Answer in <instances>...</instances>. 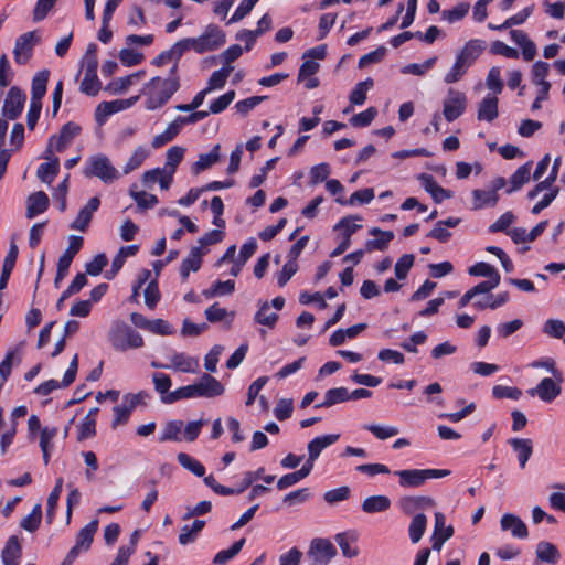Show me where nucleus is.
Segmentation results:
<instances>
[{"label": "nucleus", "mask_w": 565, "mask_h": 565, "mask_svg": "<svg viewBox=\"0 0 565 565\" xmlns=\"http://www.w3.org/2000/svg\"><path fill=\"white\" fill-rule=\"evenodd\" d=\"M467 97L465 93L449 88L443 102V115L448 122L459 118L466 110Z\"/></svg>", "instance_id": "7"}, {"label": "nucleus", "mask_w": 565, "mask_h": 565, "mask_svg": "<svg viewBox=\"0 0 565 565\" xmlns=\"http://www.w3.org/2000/svg\"><path fill=\"white\" fill-rule=\"evenodd\" d=\"M374 85V82L371 77L366 78L363 82H359L350 94V103L352 105H362L366 99V93Z\"/></svg>", "instance_id": "41"}, {"label": "nucleus", "mask_w": 565, "mask_h": 565, "mask_svg": "<svg viewBox=\"0 0 565 565\" xmlns=\"http://www.w3.org/2000/svg\"><path fill=\"white\" fill-rule=\"evenodd\" d=\"M365 430L372 433L376 438L381 440L388 439L398 435L399 430L395 426H379L374 424H367L363 427Z\"/></svg>", "instance_id": "53"}, {"label": "nucleus", "mask_w": 565, "mask_h": 565, "mask_svg": "<svg viewBox=\"0 0 565 565\" xmlns=\"http://www.w3.org/2000/svg\"><path fill=\"white\" fill-rule=\"evenodd\" d=\"M77 370H78V355L75 354L73 356L72 361L70 362L68 369L64 373V376H63V380L61 383H58L56 380H49V381L40 384L35 388L34 392L38 395L46 396L58 387H67L75 381Z\"/></svg>", "instance_id": "10"}, {"label": "nucleus", "mask_w": 565, "mask_h": 565, "mask_svg": "<svg viewBox=\"0 0 565 565\" xmlns=\"http://www.w3.org/2000/svg\"><path fill=\"white\" fill-rule=\"evenodd\" d=\"M204 525L205 521L203 520H195L191 525H184L179 534V543L181 545L193 543Z\"/></svg>", "instance_id": "39"}, {"label": "nucleus", "mask_w": 565, "mask_h": 565, "mask_svg": "<svg viewBox=\"0 0 565 565\" xmlns=\"http://www.w3.org/2000/svg\"><path fill=\"white\" fill-rule=\"evenodd\" d=\"M359 220V216H345L338 222L334 230H341L343 238H351V235L362 227L361 224L354 222Z\"/></svg>", "instance_id": "52"}, {"label": "nucleus", "mask_w": 565, "mask_h": 565, "mask_svg": "<svg viewBox=\"0 0 565 565\" xmlns=\"http://www.w3.org/2000/svg\"><path fill=\"white\" fill-rule=\"evenodd\" d=\"M183 428V422L178 420H170L163 427V430L161 433V436L159 437V440L161 443L173 440V441H181V431Z\"/></svg>", "instance_id": "42"}, {"label": "nucleus", "mask_w": 565, "mask_h": 565, "mask_svg": "<svg viewBox=\"0 0 565 565\" xmlns=\"http://www.w3.org/2000/svg\"><path fill=\"white\" fill-rule=\"evenodd\" d=\"M99 205L100 200L97 196L89 199L86 205L79 210L76 218L71 224V228L85 232Z\"/></svg>", "instance_id": "14"}, {"label": "nucleus", "mask_w": 565, "mask_h": 565, "mask_svg": "<svg viewBox=\"0 0 565 565\" xmlns=\"http://www.w3.org/2000/svg\"><path fill=\"white\" fill-rule=\"evenodd\" d=\"M562 382H558L554 377H544L534 388L529 390V394L534 396L537 395L543 402L554 401L562 392Z\"/></svg>", "instance_id": "11"}, {"label": "nucleus", "mask_w": 565, "mask_h": 565, "mask_svg": "<svg viewBox=\"0 0 565 565\" xmlns=\"http://www.w3.org/2000/svg\"><path fill=\"white\" fill-rule=\"evenodd\" d=\"M25 98V94L20 87L12 86L2 106V117L7 120H15L23 110Z\"/></svg>", "instance_id": "9"}, {"label": "nucleus", "mask_w": 565, "mask_h": 565, "mask_svg": "<svg viewBox=\"0 0 565 565\" xmlns=\"http://www.w3.org/2000/svg\"><path fill=\"white\" fill-rule=\"evenodd\" d=\"M509 445L518 454L519 465L523 469L533 454V443L527 438H512Z\"/></svg>", "instance_id": "23"}, {"label": "nucleus", "mask_w": 565, "mask_h": 565, "mask_svg": "<svg viewBox=\"0 0 565 565\" xmlns=\"http://www.w3.org/2000/svg\"><path fill=\"white\" fill-rule=\"evenodd\" d=\"M178 462L186 470L191 471L196 477H203L205 473L204 466L185 452H179L177 456Z\"/></svg>", "instance_id": "44"}, {"label": "nucleus", "mask_w": 565, "mask_h": 565, "mask_svg": "<svg viewBox=\"0 0 565 565\" xmlns=\"http://www.w3.org/2000/svg\"><path fill=\"white\" fill-rule=\"evenodd\" d=\"M246 540L243 537L236 541L230 548L220 551L213 559L215 565H225L230 559L235 557L243 548Z\"/></svg>", "instance_id": "47"}, {"label": "nucleus", "mask_w": 565, "mask_h": 565, "mask_svg": "<svg viewBox=\"0 0 565 565\" xmlns=\"http://www.w3.org/2000/svg\"><path fill=\"white\" fill-rule=\"evenodd\" d=\"M535 554L537 559L550 564H556L561 558V554L557 547L546 541H541L536 545Z\"/></svg>", "instance_id": "30"}, {"label": "nucleus", "mask_w": 565, "mask_h": 565, "mask_svg": "<svg viewBox=\"0 0 565 565\" xmlns=\"http://www.w3.org/2000/svg\"><path fill=\"white\" fill-rule=\"evenodd\" d=\"M370 234L375 236L374 239H367L365 243V250H381L384 252L387 249L388 244L394 238V233L392 231H383L379 227H373L370 230Z\"/></svg>", "instance_id": "18"}, {"label": "nucleus", "mask_w": 565, "mask_h": 565, "mask_svg": "<svg viewBox=\"0 0 565 565\" xmlns=\"http://www.w3.org/2000/svg\"><path fill=\"white\" fill-rule=\"evenodd\" d=\"M221 146L215 145L207 153H201L199 160L192 166V172L199 174L200 172L211 168L220 160Z\"/></svg>", "instance_id": "28"}, {"label": "nucleus", "mask_w": 565, "mask_h": 565, "mask_svg": "<svg viewBox=\"0 0 565 565\" xmlns=\"http://www.w3.org/2000/svg\"><path fill=\"white\" fill-rule=\"evenodd\" d=\"M41 36L36 31H30L17 38L13 49L14 62L25 65L33 56L34 47L40 43Z\"/></svg>", "instance_id": "6"}, {"label": "nucleus", "mask_w": 565, "mask_h": 565, "mask_svg": "<svg viewBox=\"0 0 565 565\" xmlns=\"http://www.w3.org/2000/svg\"><path fill=\"white\" fill-rule=\"evenodd\" d=\"M98 529V520L90 521L87 525L79 530L76 536V542L84 547V552H87L94 541V535Z\"/></svg>", "instance_id": "37"}, {"label": "nucleus", "mask_w": 565, "mask_h": 565, "mask_svg": "<svg viewBox=\"0 0 565 565\" xmlns=\"http://www.w3.org/2000/svg\"><path fill=\"white\" fill-rule=\"evenodd\" d=\"M374 199V190L372 188H365L362 190L355 191L349 200H344L342 198H337L335 202L341 205H353L356 202L361 204L370 203Z\"/></svg>", "instance_id": "45"}, {"label": "nucleus", "mask_w": 565, "mask_h": 565, "mask_svg": "<svg viewBox=\"0 0 565 565\" xmlns=\"http://www.w3.org/2000/svg\"><path fill=\"white\" fill-rule=\"evenodd\" d=\"M399 478L402 488H418L428 479L444 478L450 475L447 469H405L394 472Z\"/></svg>", "instance_id": "3"}, {"label": "nucleus", "mask_w": 565, "mask_h": 565, "mask_svg": "<svg viewBox=\"0 0 565 565\" xmlns=\"http://www.w3.org/2000/svg\"><path fill=\"white\" fill-rule=\"evenodd\" d=\"M426 526H427V518L425 514L418 513L413 516L409 527H408V534H409V539H411L412 543L416 544L422 540V537L426 531Z\"/></svg>", "instance_id": "36"}, {"label": "nucleus", "mask_w": 565, "mask_h": 565, "mask_svg": "<svg viewBox=\"0 0 565 565\" xmlns=\"http://www.w3.org/2000/svg\"><path fill=\"white\" fill-rule=\"evenodd\" d=\"M169 367L180 372L195 373L199 362L191 356H186L184 353H175L171 356V365Z\"/></svg>", "instance_id": "31"}, {"label": "nucleus", "mask_w": 565, "mask_h": 565, "mask_svg": "<svg viewBox=\"0 0 565 565\" xmlns=\"http://www.w3.org/2000/svg\"><path fill=\"white\" fill-rule=\"evenodd\" d=\"M499 99L495 96H486L479 104L477 118L480 121H493L499 116Z\"/></svg>", "instance_id": "22"}, {"label": "nucleus", "mask_w": 565, "mask_h": 565, "mask_svg": "<svg viewBox=\"0 0 565 565\" xmlns=\"http://www.w3.org/2000/svg\"><path fill=\"white\" fill-rule=\"evenodd\" d=\"M377 115L375 107H369L366 110L359 113L350 118V124L353 127H367Z\"/></svg>", "instance_id": "55"}, {"label": "nucleus", "mask_w": 565, "mask_h": 565, "mask_svg": "<svg viewBox=\"0 0 565 565\" xmlns=\"http://www.w3.org/2000/svg\"><path fill=\"white\" fill-rule=\"evenodd\" d=\"M22 555V547L17 535H12L6 543L1 553V561L4 565H19Z\"/></svg>", "instance_id": "21"}, {"label": "nucleus", "mask_w": 565, "mask_h": 565, "mask_svg": "<svg viewBox=\"0 0 565 565\" xmlns=\"http://www.w3.org/2000/svg\"><path fill=\"white\" fill-rule=\"evenodd\" d=\"M339 438V434H330L316 437L309 441L307 449L310 461H316L319 458L321 451L334 444Z\"/></svg>", "instance_id": "20"}, {"label": "nucleus", "mask_w": 565, "mask_h": 565, "mask_svg": "<svg viewBox=\"0 0 565 565\" xmlns=\"http://www.w3.org/2000/svg\"><path fill=\"white\" fill-rule=\"evenodd\" d=\"M335 554V547L327 539H313L308 551L311 565H328Z\"/></svg>", "instance_id": "8"}, {"label": "nucleus", "mask_w": 565, "mask_h": 565, "mask_svg": "<svg viewBox=\"0 0 565 565\" xmlns=\"http://www.w3.org/2000/svg\"><path fill=\"white\" fill-rule=\"evenodd\" d=\"M349 497H350V488L347 486H342L337 489L329 490L323 494L324 501L329 504H335L338 502L344 501Z\"/></svg>", "instance_id": "61"}, {"label": "nucleus", "mask_w": 565, "mask_h": 565, "mask_svg": "<svg viewBox=\"0 0 565 565\" xmlns=\"http://www.w3.org/2000/svg\"><path fill=\"white\" fill-rule=\"evenodd\" d=\"M472 196L475 200V210L482 209L484 206H494L498 203L499 195L494 191L473 190Z\"/></svg>", "instance_id": "40"}, {"label": "nucleus", "mask_w": 565, "mask_h": 565, "mask_svg": "<svg viewBox=\"0 0 565 565\" xmlns=\"http://www.w3.org/2000/svg\"><path fill=\"white\" fill-rule=\"evenodd\" d=\"M550 65L546 62L537 61L533 64L532 67V81L537 86H543L544 84H551L545 78L548 75Z\"/></svg>", "instance_id": "56"}, {"label": "nucleus", "mask_w": 565, "mask_h": 565, "mask_svg": "<svg viewBox=\"0 0 565 565\" xmlns=\"http://www.w3.org/2000/svg\"><path fill=\"white\" fill-rule=\"evenodd\" d=\"M42 520V507L40 503L35 504L30 514L21 520L20 526L28 532H35Z\"/></svg>", "instance_id": "43"}, {"label": "nucleus", "mask_w": 565, "mask_h": 565, "mask_svg": "<svg viewBox=\"0 0 565 565\" xmlns=\"http://www.w3.org/2000/svg\"><path fill=\"white\" fill-rule=\"evenodd\" d=\"M178 65L177 63L170 70L169 77H152L148 84L146 85L145 95L146 99V108L149 110H154L161 108L163 105L168 103V100L173 96L175 92L180 88V78L178 75Z\"/></svg>", "instance_id": "1"}, {"label": "nucleus", "mask_w": 565, "mask_h": 565, "mask_svg": "<svg viewBox=\"0 0 565 565\" xmlns=\"http://www.w3.org/2000/svg\"><path fill=\"white\" fill-rule=\"evenodd\" d=\"M294 411V403L290 398H281L277 402L274 409L275 416L278 420H285L291 417Z\"/></svg>", "instance_id": "63"}, {"label": "nucleus", "mask_w": 565, "mask_h": 565, "mask_svg": "<svg viewBox=\"0 0 565 565\" xmlns=\"http://www.w3.org/2000/svg\"><path fill=\"white\" fill-rule=\"evenodd\" d=\"M81 132V127L75 122H66L62 126L58 135L51 136V145H55V150L61 152L67 145Z\"/></svg>", "instance_id": "15"}, {"label": "nucleus", "mask_w": 565, "mask_h": 565, "mask_svg": "<svg viewBox=\"0 0 565 565\" xmlns=\"http://www.w3.org/2000/svg\"><path fill=\"white\" fill-rule=\"evenodd\" d=\"M148 157V150L145 147H138L130 156L124 167V174H129L134 170L138 169Z\"/></svg>", "instance_id": "51"}, {"label": "nucleus", "mask_w": 565, "mask_h": 565, "mask_svg": "<svg viewBox=\"0 0 565 565\" xmlns=\"http://www.w3.org/2000/svg\"><path fill=\"white\" fill-rule=\"evenodd\" d=\"M335 541L343 554V556L352 558L358 556L359 550L356 546H351V542L356 541L355 535L349 536L348 533H339L335 535Z\"/></svg>", "instance_id": "46"}, {"label": "nucleus", "mask_w": 565, "mask_h": 565, "mask_svg": "<svg viewBox=\"0 0 565 565\" xmlns=\"http://www.w3.org/2000/svg\"><path fill=\"white\" fill-rule=\"evenodd\" d=\"M102 88L97 72H84V78L81 83L79 90L87 96H96Z\"/></svg>", "instance_id": "38"}, {"label": "nucleus", "mask_w": 565, "mask_h": 565, "mask_svg": "<svg viewBox=\"0 0 565 565\" xmlns=\"http://www.w3.org/2000/svg\"><path fill=\"white\" fill-rule=\"evenodd\" d=\"M50 72L43 70L33 77L31 87V100L41 102L46 93V86L49 82Z\"/></svg>", "instance_id": "32"}, {"label": "nucleus", "mask_w": 565, "mask_h": 565, "mask_svg": "<svg viewBox=\"0 0 565 565\" xmlns=\"http://www.w3.org/2000/svg\"><path fill=\"white\" fill-rule=\"evenodd\" d=\"M486 50V42L479 39L468 41L456 56L451 68L445 74L444 82L454 84L459 82Z\"/></svg>", "instance_id": "2"}, {"label": "nucleus", "mask_w": 565, "mask_h": 565, "mask_svg": "<svg viewBox=\"0 0 565 565\" xmlns=\"http://www.w3.org/2000/svg\"><path fill=\"white\" fill-rule=\"evenodd\" d=\"M500 74V68L493 66L490 68L486 79L487 87L495 94H500L503 89V82L501 81Z\"/></svg>", "instance_id": "64"}, {"label": "nucleus", "mask_w": 565, "mask_h": 565, "mask_svg": "<svg viewBox=\"0 0 565 565\" xmlns=\"http://www.w3.org/2000/svg\"><path fill=\"white\" fill-rule=\"evenodd\" d=\"M330 166L328 163H320L311 168L310 170V184L317 185L327 179L330 174Z\"/></svg>", "instance_id": "62"}, {"label": "nucleus", "mask_w": 565, "mask_h": 565, "mask_svg": "<svg viewBox=\"0 0 565 565\" xmlns=\"http://www.w3.org/2000/svg\"><path fill=\"white\" fill-rule=\"evenodd\" d=\"M205 254V250L200 246H193L190 250V254L186 258H184L180 266V275L183 281H185L191 271H198L202 265V256Z\"/></svg>", "instance_id": "17"}, {"label": "nucleus", "mask_w": 565, "mask_h": 565, "mask_svg": "<svg viewBox=\"0 0 565 565\" xmlns=\"http://www.w3.org/2000/svg\"><path fill=\"white\" fill-rule=\"evenodd\" d=\"M58 171L60 160L57 157H55L50 162L40 164L36 171V175L42 182L51 184L54 178L57 175Z\"/></svg>", "instance_id": "34"}, {"label": "nucleus", "mask_w": 565, "mask_h": 565, "mask_svg": "<svg viewBox=\"0 0 565 565\" xmlns=\"http://www.w3.org/2000/svg\"><path fill=\"white\" fill-rule=\"evenodd\" d=\"M391 500L383 494L371 495L363 500L362 511L367 514L385 512L391 508Z\"/></svg>", "instance_id": "24"}, {"label": "nucleus", "mask_w": 565, "mask_h": 565, "mask_svg": "<svg viewBox=\"0 0 565 565\" xmlns=\"http://www.w3.org/2000/svg\"><path fill=\"white\" fill-rule=\"evenodd\" d=\"M469 3L467 2H460L456 7H454L450 10H444L443 11V18L448 21L449 23H454L456 21L461 20L469 11Z\"/></svg>", "instance_id": "58"}, {"label": "nucleus", "mask_w": 565, "mask_h": 565, "mask_svg": "<svg viewBox=\"0 0 565 565\" xmlns=\"http://www.w3.org/2000/svg\"><path fill=\"white\" fill-rule=\"evenodd\" d=\"M235 98V92L228 90L227 93L223 94L218 98H216L209 108L210 114H220L223 110H225L228 105L234 100Z\"/></svg>", "instance_id": "60"}, {"label": "nucleus", "mask_w": 565, "mask_h": 565, "mask_svg": "<svg viewBox=\"0 0 565 565\" xmlns=\"http://www.w3.org/2000/svg\"><path fill=\"white\" fill-rule=\"evenodd\" d=\"M199 397L213 398L221 396L225 388L224 385L214 376L204 373L198 382H195Z\"/></svg>", "instance_id": "12"}, {"label": "nucleus", "mask_w": 565, "mask_h": 565, "mask_svg": "<svg viewBox=\"0 0 565 565\" xmlns=\"http://www.w3.org/2000/svg\"><path fill=\"white\" fill-rule=\"evenodd\" d=\"M436 502L427 495L404 497L399 500V507L406 514H413L417 510L435 507Z\"/></svg>", "instance_id": "19"}, {"label": "nucleus", "mask_w": 565, "mask_h": 565, "mask_svg": "<svg viewBox=\"0 0 565 565\" xmlns=\"http://www.w3.org/2000/svg\"><path fill=\"white\" fill-rule=\"evenodd\" d=\"M49 207V196L45 192L39 191L28 198L26 217L33 218L45 212Z\"/></svg>", "instance_id": "25"}, {"label": "nucleus", "mask_w": 565, "mask_h": 565, "mask_svg": "<svg viewBox=\"0 0 565 565\" xmlns=\"http://www.w3.org/2000/svg\"><path fill=\"white\" fill-rule=\"evenodd\" d=\"M543 332L554 339H563L565 343V323L558 319H548L543 326Z\"/></svg>", "instance_id": "50"}, {"label": "nucleus", "mask_w": 565, "mask_h": 565, "mask_svg": "<svg viewBox=\"0 0 565 565\" xmlns=\"http://www.w3.org/2000/svg\"><path fill=\"white\" fill-rule=\"evenodd\" d=\"M234 70L233 66H223L221 70H217L212 73L209 82H207V89L209 92L217 88H223L231 72Z\"/></svg>", "instance_id": "48"}, {"label": "nucleus", "mask_w": 565, "mask_h": 565, "mask_svg": "<svg viewBox=\"0 0 565 565\" xmlns=\"http://www.w3.org/2000/svg\"><path fill=\"white\" fill-rule=\"evenodd\" d=\"M255 322L273 329L278 320V315L270 311V305L268 301L259 303V309L254 317Z\"/></svg>", "instance_id": "35"}, {"label": "nucleus", "mask_w": 565, "mask_h": 565, "mask_svg": "<svg viewBox=\"0 0 565 565\" xmlns=\"http://www.w3.org/2000/svg\"><path fill=\"white\" fill-rule=\"evenodd\" d=\"M185 149L179 146H173L167 151L166 169L174 173L177 167L182 161Z\"/></svg>", "instance_id": "54"}, {"label": "nucleus", "mask_w": 565, "mask_h": 565, "mask_svg": "<svg viewBox=\"0 0 565 565\" xmlns=\"http://www.w3.org/2000/svg\"><path fill=\"white\" fill-rule=\"evenodd\" d=\"M349 399V390L347 387L330 388L324 393V398L321 403L315 405V408H329L339 403H344Z\"/></svg>", "instance_id": "26"}, {"label": "nucleus", "mask_w": 565, "mask_h": 565, "mask_svg": "<svg viewBox=\"0 0 565 565\" xmlns=\"http://www.w3.org/2000/svg\"><path fill=\"white\" fill-rule=\"evenodd\" d=\"M182 127L183 126L181 125V122L178 121L177 117L171 124H169V126L166 128L163 132L153 137L152 147L160 148L163 145L170 142L179 135Z\"/></svg>", "instance_id": "33"}, {"label": "nucleus", "mask_w": 565, "mask_h": 565, "mask_svg": "<svg viewBox=\"0 0 565 565\" xmlns=\"http://www.w3.org/2000/svg\"><path fill=\"white\" fill-rule=\"evenodd\" d=\"M492 395H493V397H495L498 399H502V398L519 399L522 395V391L520 388L513 387V386L495 385L492 388Z\"/></svg>", "instance_id": "59"}, {"label": "nucleus", "mask_w": 565, "mask_h": 565, "mask_svg": "<svg viewBox=\"0 0 565 565\" xmlns=\"http://www.w3.org/2000/svg\"><path fill=\"white\" fill-rule=\"evenodd\" d=\"M500 527L504 532H510L511 535L519 540H524L529 536L526 524L515 514L504 513L500 519Z\"/></svg>", "instance_id": "13"}, {"label": "nucleus", "mask_w": 565, "mask_h": 565, "mask_svg": "<svg viewBox=\"0 0 565 565\" xmlns=\"http://www.w3.org/2000/svg\"><path fill=\"white\" fill-rule=\"evenodd\" d=\"M190 39L192 50L195 53L202 54L221 47L225 43V33L217 25L210 24L202 35Z\"/></svg>", "instance_id": "5"}, {"label": "nucleus", "mask_w": 565, "mask_h": 565, "mask_svg": "<svg viewBox=\"0 0 565 565\" xmlns=\"http://www.w3.org/2000/svg\"><path fill=\"white\" fill-rule=\"evenodd\" d=\"M131 105L130 99H116L111 102H102L96 110H95V120L97 124L103 125L106 119L120 110H124L125 108L129 107Z\"/></svg>", "instance_id": "16"}, {"label": "nucleus", "mask_w": 565, "mask_h": 565, "mask_svg": "<svg viewBox=\"0 0 565 565\" xmlns=\"http://www.w3.org/2000/svg\"><path fill=\"white\" fill-rule=\"evenodd\" d=\"M87 178H98L105 183H110L119 178V173L105 154L92 156L83 170Z\"/></svg>", "instance_id": "4"}, {"label": "nucleus", "mask_w": 565, "mask_h": 565, "mask_svg": "<svg viewBox=\"0 0 565 565\" xmlns=\"http://www.w3.org/2000/svg\"><path fill=\"white\" fill-rule=\"evenodd\" d=\"M18 246L14 243H12L2 265L0 276V291L3 290L8 285L10 275L14 268L18 258Z\"/></svg>", "instance_id": "27"}, {"label": "nucleus", "mask_w": 565, "mask_h": 565, "mask_svg": "<svg viewBox=\"0 0 565 565\" xmlns=\"http://www.w3.org/2000/svg\"><path fill=\"white\" fill-rule=\"evenodd\" d=\"M415 257L413 254H404L395 264L394 270L397 279H405L408 271L414 265Z\"/></svg>", "instance_id": "57"}, {"label": "nucleus", "mask_w": 565, "mask_h": 565, "mask_svg": "<svg viewBox=\"0 0 565 565\" xmlns=\"http://www.w3.org/2000/svg\"><path fill=\"white\" fill-rule=\"evenodd\" d=\"M129 194L141 209H150L158 203V199L156 195L149 194L145 191H137L136 185H132L130 188Z\"/></svg>", "instance_id": "49"}, {"label": "nucleus", "mask_w": 565, "mask_h": 565, "mask_svg": "<svg viewBox=\"0 0 565 565\" xmlns=\"http://www.w3.org/2000/svg\"><path fill=\"white\" fill-rule=\"evenodd\" d=\"M532 162L529 161L521 166L510 178V188L507 193L520 190L531 179Z\"/></svg>", "instance_id": "29"}]
</instances>
